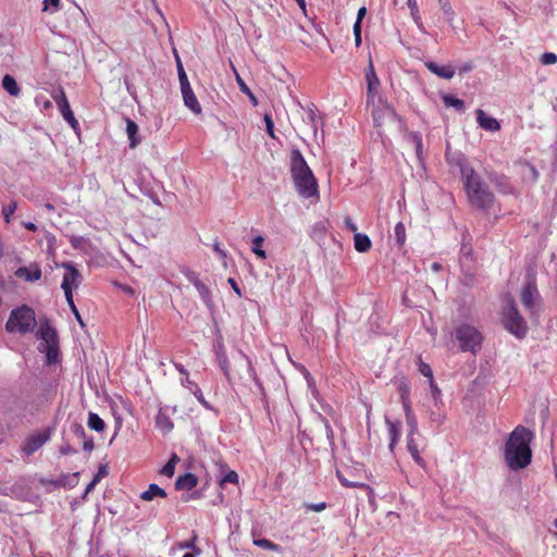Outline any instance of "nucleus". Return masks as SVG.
I'll use <instances>...</instances> for the list:
<instances>
[{"instance_id":"nucleus-30","label":"nucleus","mask_w":557,"mask_h":557,"mask_svg":"<svg viewBox=\"0 0 557 557\" xmlns=\"http://www.w3.org/2000/svg\"><path fill=\"white\" fill-rule=\"evenodd\" d=\"M442 100L446 107H451L458 112H463L466 110L465 101L454 95L445 94L442 96Z\"/></svg>"},{"instance_id":"nucleus-63","label":"nucleus","mask_w":557,"mask_h":557,"mask_svg":"<svg viewBox=\"0 0 557 557\" xmlns=\"http://www.w3.org/2000/svg\"><path fill=\"white\" fill-rule=\"evenodd\" d=\"M326 505L325 503H318V504H309L307 505V508L312 510V511H315V512H320L322 511L323 509H325Z\"/></svg>"},{"instance_id":"nucleus-17","label":"nucleus","mask_w":557,"mask_h":557,"mask_svg":"<svg viewBox=\"0 0 557 557\" xmlns=\"http://www.w3.org/2000/svg\"><path fill=\"white\" fill-rule=\"evenodd\" d=\"M366 79H367V97L368 100L371 98L373 100L374 95L377 91V88L380 86V81L375 74L374 66L372 63V60L369 61V70L366 73Z\"/></svg>"},{"instance_id":"nucleus-64","label":"nucleus","mask_w":557,"mask_h":557,"mask_svg":"<svg viewBox=\"0 0 557 557\" xmlns=\"http://www.w3.org/2000/svg\"><path fill=\"white\" fill-rule=\"evenodd\" d=\"M401 405H403V409L405 412V417H409V416L413 414L410 400H406V401L404 400V401H401Z\"/></svg>"},{"instance_id":"nucleus-54","label":"nucleus","mask_w":557,"mask_h":557,"mask_svg":"<svg viewBox=\"0 0 557 557\" xmlns=\"http://www.w3.org/2000/svg\"><path fill=\"white\" fill-rule=\"evenodd\" d=\"M406 421L410 428L408 435H414L416 433H418V422L414 414L406 417Z\"/></svg>"},{"instance_id":"nucleus-31","label":"nucleus","mask_w":557,"mask_h":557,"mask_svg":"<svg viewBox=\"0 0 557 557\" xmlns=\"http://www.w3.org/2000/svg\"><path fill=\"white\" fill-rule=\"evenodd\" d=\"M186 387H188L193 394L195 395V397L198 399V401L207 409H211V406L210 404L203 397V394L201 392V389L199 388V386L190 381L188 377H186L185 380V383H183Z\"/></svg>"},{"instance_id":"nucleus-50","label":"nucleus","mask_w":557,"mask_h":557,"mask_svg":"<svg viewBox=\"0 0 557 557\" xmlns=\"http://www.w3.org/2000/svg\"><path fill=\"white\" fill-rule=\"evenodd\" d=\"M265 123V131L271 138H275L274 135V122L271 114L265 113L263 116Z\"/></svg>"},{"instance_id":"nucleus-7","label":"nucleus","mask_w":557,"mask_h":557,"mask_svg":"<svg viewBox=\"0 0 557 557\" xmlns=\"http://www.w3.org/2000/svg\"><path fill=\"white\" fill-rule=\"evenodd\" d=\"M505 327L518 338H523L528 327L513 300H510L504 317Z\"/></svg>"},{"instance_id":"nucleus-9","label":"nucleus","mask_w":557,"mask_h":557,"mask_svg":"<svg viewBox=\"0 0 557 557\" xmlns=\"http://www.w3.org/2000/svg\"><path fill=\"white\" fill-rule=\"evenodd\" d=\"M58 108L61 112L62 117L71 125V127L77 132L79 129V123L75 119L74 113L70 107L66 95L62 88L59 89L58 94L53 97Z\"/></svg>"},{"instance_id":"nucleus-19","label":"nucleus","mask_w":557,"mask_h":557,"mask_svg":"<svg viewBox=\"0 0 557 557\" xmlns=\"http://www.w3.org/2000/svg\"><path fill=\"white\" fill-rule=\"evenodd\" d=\"M198 484V478L196 474L187 472L180 475L175 481V488L177 491H191Z\"/></svg>"},{"instance_id":"nucleus-51","label":"nucleus","mask_w":557,"mask_h":557,"mask_svg":"<svg viewBox=\"0 0 557 557\" xmlns=\"http://www.w3.org/2000/svg\"><path fill=\"white\" fill-rule=\"evenodd\" d=\"M16 207H17L16 202L12 201L9 206L3 208L2 214H3L4 221L7 223H10L11 215L14 214Z\"/></svg>"},{"instance_id":"nucleus-53","label":"nucleus","mask_w":557,"mask_h":557,"mask_svg":"<svg viewBox=\"0 0 557 557\" xmlns=\"http://www.w3.org/2000/svg\"><path fill=\"white\" fill-rule=\"evenodd\" d=\"M419 371L423 376L428 377L429 381L434 379L431 367L422 361H420Z\"/></svg>"},{"instance_id":"nucleus-47","label":"nucleus","mask_w":557,"mask_h":557,"mask_svg":"<svg viewBox=\"0 0 557 557\" xmlns=\"http://www.w3.org/2000/svg\"><path fill=\"white\" fill-rule=\"evenodd\" d=\"M400 401L410 400V386L406 381H401L398 385Z\"/></svg>"},{"instance_id":"nucleus-49","label":"nucleus","mask_w":557,"mask_h":557,"mask_svg":"<svg viewBox=\"0 0 557 557\" xmlns=\"http://www.w3.org/2000/svg\"><path fill=\"white\" fill-rule=\"evenodd\" d=\"M70 430L77 438L84 440L86 437V431L79 422H73L70 426Z\"/></svg>"},{"instance_id":"nucleus-33","label":"nucleus","mask_w":557,"mask_h":557,"mask_svg":"<svg viewBox=\"0 0 557 557\" xmlns=\"http://www.w3.org/2000/svg\"><path fill=\"white\" fill-rule=\"evenodd\" d=\"M156 425L159 429H161L164 433H169L174 428V424L171 421V419L165 413H163L162 410H160L156 417Z\"/></svg>"},{"instance_id":"nucleus-55","label":"nucleus","mask_w":557,"mask_h":557,"mask_svg":"<svg viewBox=\"0 0 557 557\" xmlns=\"http://www.w3.org/2000/svg\"><path fill=\"white\" fill-rule=\"evenodd\" d=\"M429 384H430L432 397L435 400V403H437L441 399V395H442L441 389L437 387L434 379L432 381H429Z\"/></svg>"},{"instance_id":"nucleus-44","label":"nucleus","mask_w":557,"mask_h":557,"mask_svg":"<svg viewBox=\"0 0 557 557\" xmlns=\"http://www.w3.org/2000/svg\"><path fill=\"white\" fill-rule=\"evenodd\" d=\"M437 1L441 5V9L443 10L444 17H445L446 22L451 24L455 13H454V10H453L450 3L448 2V0H437Z\"/></svg>"},{"instance_id":"nucleus-61","label":"nucleus","mask_w":557,"mask_h":557,"mask_svg":"<svg viewBox=\"0 0 557 557\" xmlns=\"http://www.w3.org/2000/svg\"><path fill=\"white\" fill-rule=\"evenodd\" d=\"M60 453L62 455H70L75 454L76 449H74L70 444L66 443L60 446Z\"/></svg>"},{"instance_id":"nucleus-6","label":"nucleus","mask_w":557,"mask_h":557,"mask_svg":"<svg viewBox=\"0 0 557 557\" xmlns=\"http://www.w3.org/2000/svg\"><path fill=\"white\" fill-rule=\"evenodd\" d=\"M176 57V64H177V74H178V81L181 85V91L184 99L185 106L195 114L201 113V107L190 87L187 74L183 67V64L181 62V59L177 53H175Z\"/></svg>"},{"instance_id":"nucleus-58","label":"nucleus","mask_w":557,"mask_h":557,"mask_svg":"<svg viewBox=\"0 0 557 557\" xmlns=\"http://www.w3.org/2000/svg\"><path fill=\"white\" fill-rule=\"evenodd\" d=\"M186 277L187 280L195 286L197 287V284H201L202 282L198 278L197 274L193 271H188L186 273Z\"/></svg>"},{"instance_id":"nucleus-41","label":"nucleus","mask_w":557,"mask_h":557,"mask_svg":"<svg viewBox=\"0 0 557 557\" xmlns=\"http://www.w3.org/2000/svg\"><path fill=\"white\" fill-rule=\"evenodd\" d=\"M263 242L264 238L261 235H258L252 239V252L260 259L267 258V252L261 248Z\"/></svg>"},{"instance_id":"nucleus-28","label":"nucleus","mask_w":557,"mask_h":557,"mask_svg":"<svg viewBox=\"0 0 557 557\" xmlns=\"http://www.w3.org/2000/svg\"><path fill=\"white\" fill-rule=\"evenodd\" d=\"M252 536H253V544L262 549H267V550H272V552H276V553H280L282 552V548L280 545L275 544L274 542L268 540V539H262V537H259L256 535V531H252Z\"/></svg>"},{"instance_id":"nucleus-11","label":"nucleus","mask_w":557,"mask_h":557,"mask_svg":"<svg viewBox=\"0 0 557 557\" xmlns=\"http://www.w3.org/2000/svg\"><path fill=\"white\" fill-rule=\"evenodd\" d=\"M50 438V430L46 429L41 432L29 435L24 442L22 449L26 455H33Z\"/></svg>"},{"instance_id":"nucleus-48","label":"nucleus","mask_w":557,"mask_h":557,"mask_svg":"<svg viewBox=\"0 0 557 557\" xmlns=\"http://www.w3.org/2000/svg\"><path fill=\"white\" fill-rule=\"evenodd\" d=\"M196 541H197V535L194 534L189 541H186L181 544V548H189V549H193L194 555H200L201 549L196 546Z\"/></svg>"},{"instance_id":"nucleus-42","label":"nucleus","mask_w":557,"mask_h":557,"mask_svg":"<svg viewBox=\"0 0 557 557\" xmlns=\"http://www.w3.org/2000/svg\"><path fill=\"white\" fill-rule=\"evenodd\" d=\"M396 244L401 247L406 240V227L403 222H398L394 228Z\"/></svg>"},{"instance_id":"nucleus-12","label":"nucleus","mask_w":557,"mask_h":557,"mask_svg":"<svg viewBox=\"0 0 557 557\" xmlns=\"http://www.w3.org/2000/svg\"><path fill=\"white\" fill-rule=\"evenodd\" d=\"M37 336L42 341L40 347L53 345L58 343V333L55 329L51 326L49 320L40 321Z\"/></svg>"},{"instance_id":"nucleus-22","label":"nucleus","mask_w":557,"mask_h":557,"mask_svg":"<svg viewBox=\"0 0 557 557\" xmlns=\"http://www.w3.org/2000/svg\"><path fill=\"white\" fill-rule=\"evenodd\" d=\"M15 274L18 277H24L27 282H35L40 280L41 270L37 265L33 270L27 267H21L16 270Z\"/></svg>"},{"instance_id":"nucleus-52","label":"nucleus","mask_w":557,"mask_h":557,"mask_svg":"<svg viewBox=\"0 0 557 557\" xmlns=\"http://www.w3.org/2000/svg\"><path fill=\"white\" fill-rule=\"evenodd\" d=\"M541 62L544 65L555 64L557 62V55L553 52H545L541 57Z\"/></svg>"},{"instance_id":"nucleus-43","label":"nucleus","mask_w":557,"mask_h":557,"mask_svg":"<svg viewBox=\"0 0 557 557\" xmlns=\"http://www.w3.org/2000/svg\"><path fill=\"white\" fill-rule=\"evenodd\" d=\"M409 139L414 145L418 159L422 160V137H421V135L417 132H412L409 134Z\"/></svg>"},{"instance_id":"nucleus-16","label":"nucleus","mask_w":557,"mask_h":557,"mask_svg":"<svg viewBox=\"0 0 557 557\" xmlns=\"http://www.w3.org/2000/svg\"><path fill=\"white\" fill-rule=\"evenodd\" d=\"M488 178L499 193L505 195L513 193V187L506 175L493 172L488 174Z\"/></svg>"},{"instance_id":"nucleus-45","label":"nucleus","mask_w":557,"mask_h":557,"mask_svg":"<svg viewBox=\"0 0 557 557\" xmlns=\"http://www.w3.org/2000/svg\"><path fill=\"white\" fill-rule=\"evenodd\" d=\"M227 483H238V474L234 470L227 471L219 481L221 487H224Z\"/></svg>"},{"instance_id":"nucleus-4","label":"nucleus","mask_w":557,"mask_h":557,"mask_svg":"<svg viewBox=\"0 0 557 557\" xmlns=\"http://www.w3.org/2000/svg\"><path fill=\"white\" fill-rule=\"evenodd\" d=\"M36 324L37 322L34 309L23 305L11 311L5 323V330L9 333H20L24 335L33 332Z\"/></svg>"},{"instance_id":"nucleus-35","label":"nucleus","mask_w":557,"mask_h":557,"mask_svg":"<svg viewBox=\"0 0 557 557\" xmlns=\"http://www.w3.org/2000/svg\"><path fill=\"white\" fill-rule=\"evenodd\" d=\"M407 4H408V8L410 9V14H411L413 22L416 23V25L418 26V28L421 32L425 33V29H424V26H423V23H422L420 13H419L417 0H407Z\"/></svg>"},{"instance_id":"nucleus-37","label":"nucleus","mask_w":557,"mask_h":557,"mask_svg":"<svg viewBox=\"0 0 557 557\" xmlns=\"http://www.w3.org/2000/svg\"><path fill=\"white\" fill-rule=\"evenodd\" d=\"M196 289L198 290L199 296L202 299V301L206 304V306L209 309H212L213 302H212L211 292H210L209 287L206 284L201 283V284H197Z\"/></svg>"},{"instance_id":"nucleus-34","label":"nucleus","mask_w":557,"mask_h":557,"mask_svg":"<svg viewBox=\"0 0 557 557\" xmlns=\"http://www.w3.org/2000/svg\"><path fill=\"white\" fill-rule=\"evenodd\" d=\"M87 425L96 432H102L106 429V422L95 412H89Z\"/></svg>"},{"instance_id":"nucleus-36","label":"nucleus","mask_w":557,"mask_h":557,"mask_svg":"<svg viewBox=\"0 0 557 557\" xmlns=\"http://www.w3.org/2000/svg\"><path fill=\"white\" fill-rule=\"evenodd\" d=\"M178 461V456L175 453H173L168 462L161 468L160 473L168 478H172L175 472V466Z\"/></svg>"},{"instance_id":"nucleus-20","label":"nucleus","mask_w":557,"mask_h":557,"mask_svg":"<svg viewBox=\"0 0 557 557\" xmlns=\"http://www.w3.org/2000/svg\"><path fill=\"white\" fill-rule=\"evenodd\" d=\"M139 127L129 117H126V134L129 139V148H135L139 145L140 138L138 137Z\"/></svg>"},{"instance_id":"nucleus-3","label":"nucleus","mask_w":557,"mask_h":557,"mask_svg":"<svg viewBox=\"0 0 557 557\" xmlns=\"http://www.w3.org/2000/svg\"><path fill=\"white\" fill-rule=\"evenodd\" d=\"M290 173L301 197L311 198L318 194V182L299 149L290 152Z\"/></svg>"},{"instance_id":"nucleus-15","label":"nucleus","mask_w":557,"mask_h":557,"mask_svg":"<svg viewBox=\"0 0 557 557\" xmlns=\"http://www.w3.org/2000/svg\"><path fill=\"white\" fill-rule=\"evenodd\" d=\"M476 122L485 131L496 132L500 129L499 122L493 117L487 115L482 109L476 110Z\"/></svg>"},{"instance_id":"nucleus-39","label":"nucleus","mask_w":557,"mask_h":557,"mask_svg":"<svg viewBox=\"0 0 557 557\" xmlns=\"http://www.w3.org/2000/svg\"><path fill=\"white\" fill-rule=\"evenodd\" d=\"M325 232H326L325 223L323 221H319L313 224V226L311 228L310 236L312 239L319 242L324 237Z\"/></svg>"},{"instance_id":"nucleus-5","label":"nucleus","mask_w":557,"mask_h":557,"mask_svg":"<svg viewBox=\"0 0 557 557\" xmlns=\"http://www.w3.org/2000/svg\"><path fill=\"white\" fill-rule=\"evenodd\" d=\"M455 336L462 351L476 355L481 350L483 337L474 326L461 324L456 329Z\"/></svg>"},{"instance_id":"nucleus-10","label":"nucleus","mask_w":557,"mask_h":557,"mask_svg":"<svg viewBox=\"0 0 557 557\" xmlns=\"http://www.w3.org/2000/svg\"><path fill=\"white\" fill-rule=\"evenodd\" d=\"M537 298H540V294L536 286V280L534 276H529L522 287L521 301L527 309H533Z\"/></svg>"},{"instance_id":"nucleus-32","label":"nucleus","mask_w":557,"mask_h":557,"mask_svg":"<svg viewBox=\"0 0 557 557\" xmlns=\"http://www.w3.org/2000/svg\"><path fill=\"white\" fill-rule=\"evenodd\" d=\"M469 236L463 234L462 235V243L460 248V255H461V261H465L466 263H471L473 261L472 255L473 250L471 245L469 244L470 238Z\"/></svg>"},{"instance_id":"nucleus-2","label":"nucleus","mask_w":557,"mask_h":557,"mask_svg":"<svg viewBox=\"0 0 557 557\" xmlns=\"http://www.w3.org/2000/svg\"><path fill=\"white\" fill-rule=\"evenodd\" d=\"M533 433L525 426L518 425L509 435L505 445V460L508 467L518 471L527 468L532 460L530 444Z\"/></svg>"},{"instance_id":"nucleus-18","label":"nucleus","mask_w":557,"mask_h":557,"mask_svg":"<svg viewBox=\"0 0 557 557\" xmlns=\"http://www.w3.org/2000/svg\"><path fill=\"white\" fill-rule=\"evenodd\" d=\"M425 67L438 77L450 79L455 75V69L451 65H438L434 61H426Z\"/></svg>"},{"instance_id":"nucleus-62","label":"nucleus","mask_w":557,"mask_h":557,"mask_svg":"<svg viewBox=\"0 0 557 557\" xmlns=\"http://www.w3.org/2000/svg\"><path fill=\"white\" fill-rule=\"evenodd\" d=\"M473 67H474L473 62L468 61L459 67V74L462 75L465 73H468V72L472 71Z\"/></svg>"},{"instance_id":"nucleus-25","label":"nucleus","mask_w":557,"mask_h":557,"mask_svg":"<svg viewBox=\"0 0 557 557\" xmlns=\"http://www.w3.org/2000/svg\"><path fill=\"white\" fill-rule=\"evenodd\" d=\"M386 424L388 425V433H389V450L393 451L395 445L397 444L399 437H400V423L399 422H393L389 419L386 418Z\"/></svg>"},{"instance_id":"nucleus-1","label":"nucleus","mask_w":557,"mask_h":557,"mask_svg":"<svg viewBox=\"0 0 557 557\" xmlns=\"http://www.w3.org/2000/svg\"><path fill=\"white\" fill-rule=\"evenodd\" d=\"M458 165L470 205L481 211H488L495 200L491 188L483 182L482 177L469 166L463 157L459 159Z\"/></svg>"},{"instance_id":"nucleus-46","label":"nucleus","mask_w":557,"mask_h":557,"mask_svg":"<svg viewBox=\"0 0 557 557\" xmlns=\"http://www.w3.org/2000/svg\"><path fill=\"white\" fill-rule=\"evenodd\" d=\"M65 299H66V302L72 311V313L74 314L76 321L79 323L81 327H85V323L82 319V315L77 309V307L75 306L74 304V299H73V296H65Z\"/></svg>"},{"instance_id":"nucleus-23","label":"nucleus","mask_w":557,"mask_h":557,"mask_svg":"<svg viewBox=\"0 0 557 557\" xmlns=\"http://www.w3.org/2000/svg\"><path fill=\"white\" fill-rule=\"evenodd\" d=\"M1 85L2 88L11 96L17 97L21 92L17 82L10 74H5L3 76Z\"/></svg>"},{"instance_id":"nucleus-27","label":"nucleus","mask_w":557,"mask_h":557,"mask_svg":"<svg viewBox=\"0 0 557 557\" xmlns=\"http://www.w3.org/2000/svg\"><path fill=\"white\" fill-rule=\"evenodd\" d=\"M407 448L410 453L412 459L422 468H425L426 463L424 459L420 456L418 446L414 442L413 435L407 436Z\"/></svg>"},{"instance_id":"nucleus-40","label":"nucleus","mask_w":557,"mask_h":557,"mask_svg":"<svg viewBox=\"0 0 557 557\" xmlns=\"http://www.w3.org/2000/svg\"><path fill=\"white\" fill-rule=\"evenodd\" d=\"M236 81L239 86V89L242 92L246 94L249 97V100L253 107L258 106V99L253 95V92L250 90V88L246 85V83L243 81V78L236 74Z\"/></svg>"},{"instance_id":"nucleus-29","label":"nucleus","mask_w":557,"mask_h":557,"mask_svg":"<svg viewBox=\"0 0 557 557\" xmlns=\"http://www.w3.org/2000/svg\"><path fill=\"white\" fill-rule=\"evenodd\" d=\"M462 276L461 283L465 286H473L476 283V276L472 272L471 264L461 261Z\"/></svg>"},{"instance_id":"nucleus-26","label":"nucleus","mask_w":557,"mask_h":557,"mask_svg":"<svg viewBox=\"0 0 557 557\" xmlns=\"http://www.w3.org/2000/svg\"><path fill=\"white\" fill-rule=\"evenodd\" d=\"M355 249L359 252H367L371 248V239L368 235L362 233H356L354 236Z\"/></svg>"},{"instance_id":"nucleus-13","label":"nucleus","mask_w":557,"mask_h":557,"mask_svg":"<svg viewBox=\"0 0 557 557\" xmlns=\"http://www.w3.org/2000/svg\"><path fill=\"white\" fill-rule=\"evenodd\" d=\"M214 352L221 370L223 371L224 375L230 379V362L222 338L216 339V344L214 345Z\"/></svg>"},{"instance_id":"nucleus-57","label":"nucleus","mask_w":557,"mask_h":557,"mask_svg":"<svg viewBox=\"0 0 557 557\" xmlns=\"http://www.w3.org/2000/svg\"><path fill=\"white\" fill-rule=\"evenodd\" d=\"M52 7L54 11H58L60 8V0H44V11H48L49 8Z\"/></svg>"},{"instance_id":"nucleus-56","label":"nucleus","mask_w":557,"mask_h":557,"mask_svg":"<svg viewBox=\"0 0 557 557\" xmlns=\"http://www.w3.org/2000/svg\"><path fill=\"white\" fill-rule=\"evenodd\" d=\"M109 473L107 465H100L98 468L97 473L94 475L92 480L96 482H100V480L104 476H107Z\"/></svg>"},{"instance_id":"nucleus-60","label":"nucleus","mask_w":557,"mask_h":557,"mask_svg":"<svg viewBox=\"0 0 557 557\" xmlns=\"http://www.w3.org/2000/svg\"><path fill=\"white\" fill-rule=\"evenodd\" d=\"M95 448V444H94V440L91 437L89 438H84V442H83V449L86 450V451H91L94 450Z\"/></svg>"},{"instance_id":"nucleus-21","label":"nucleus","mask_w":557,"mask_h":557,"mask_svg":"<svg viewBox=\"0 0 557 557\" xmlns=\"http://www.w3.org/2000/svg\"><path fill=\"white\" fill-rule=\"evenodd\" d=\"M166 496H168V494H166L165 490L160 487L156 483H151L148 486V490H146L145 492H143L140 494V498L146 502H151L154 497L165 498Z\"/></svg>"},{"instance_id":"nucleus-24","label":"nucleus","mask_w":557,"mask_h":557,"mask_svg":"<svg viewBox=\"0 0 557 557\" xmlns=\"http://www.w3.org/2000/svg\"><path fill=\"white\" fill-rule=\"evenodd\" d=\"M41 351H46L47 364H57L60 362V349L57 344L44 346L40 348Z\"/></svg>"},{"instance_id":"nucleus-59","label":"nucleus","mask_w":557,"mask_h":557,"mask_svg":"<svg viewBox=\"0 0 557 557\" xmlns=\"http://www.w3.org/2000/svg\"><path fill=\"white\" fill-rule=\"evenodd\" d=\"M344 223H345V226L350 231V232H354L355 234L357 233V225L355 224V222L351 220L350 216H345L344 219Z\"/></svg>"},{"instance_id":"nucleus-14","label":"nucleus","mask_w":557,"mask_h":557,"mask_svg":"<svg viewBox=\"0 0 557 557\" xmlns=\"http://www.w3.org/2000/svg\"><path fill=\"white\" fill-rule=\"evenodd\" d=\"M79 475L78 472H75L72 474V476L67 474H62L59 479H40L41 485H48L51 484L57 488L70 486L73 487L77 483V476Z\"/></svg>"},{"instance_id":"nucleus-38","label":"nucleus","mask_w":557,"mask_h":557,"mask_svg":"<svg viewBox=\"0 0 557 557\" xmlns=\"http://www.w3.org/2000/svg\"><path fill=\"white\" fill-rule=\"evenodd\" d=\"M382 115L386 116L391 122H398L399 124H403V119L400 115L396 112L394 107L388 104L387 102L384 103L382 109Z\"/></svg>"},{"instance_id":"nucleus-8","label":"nucleus","mask_w":557,"mask_h":557,"mask_svg":"<svg viewBox=\"0 0 557 557\" xmlns=\"http://www.w3.org/2000/svg\"><path fill=\"white\" fill-rule=\"evenodd\" d=\"M62 267L65 269L61 288L64 292V296H73V289L77 288L82 282L83 276L78 269L72 262H63Z\"/></svg>"}]
</instances>
